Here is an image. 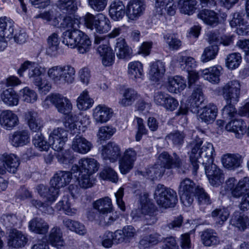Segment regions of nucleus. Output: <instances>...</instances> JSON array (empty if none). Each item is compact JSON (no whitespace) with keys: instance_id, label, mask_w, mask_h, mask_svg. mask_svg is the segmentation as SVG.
Masks as SVG:
<instances>
[{"instance_id":"4be33fe9","label":"nucleus","mask_w":249,"mask_h":249,"mask_svg":"<svg viewBox=\"0 0 249 249\" xmlns=\"http://www.w3.org/2000/svg\"><path fill=\"white\" fill-rule=\"evenodd\" d=\"M217 112L216 106L213 103H210L201 108L198 119L207 124H211L215 120Z\"/></svg>"},{"instance_id":"8fccbe9b","label":"nucleus","mask_w":249,"mask_h":249,"mask_svg":"<svg viewBox=\"0 0 249 249\" xmlns=\"http://www.w3.org/2000/svg\"><path fill=\"white\" fill-rule=\"evenodd\" d=\"M63 223L66 228L79 235H84L87 233L85 226L78 221L66 218L63 220Z\"/></svg>"},{"instance_id":"9b49d317","label":"nucleus","mask_w":249,"mask_h":249,"mask_svg":"<svg viewBox=\"0 0 249 249\" xmlns=\"http://www.w3.org/2000/svg\"><path fill=\"white\" fill-rule=\"evenodd\" d=\"M67 132L62 128L54 129L50 133L49 143L52 148L56 151L62 150L68 140Z\"/></svg>"},{"instance_id":"473e14b6","label":"nucleus","mask_w":249,"mask_h":249,"mask_svg":"<svg viewBox=\"0 0 249 249\" xmlns=\"http://www.w3.org/2000/svg\"><path fill=\"white\" fill-rule=\"evenodd\" d=\"M122 98L119 101L120 105L128 107L140 98V95L136 90L132 88H126L122 91Z\"/></svg>"},{"instance_id":"ddd939ff","label":"nucleus","mask_w":249,"mask_h":249,"mask_svg":"<svg viewBox=\"0 0 249 249\" xmlns=\"http://www.w3.org/2000/svg\"><path fill=\"white\" fill-rule=\"evenodd\" d=\"M142 213L146 216L145 219L148 220V224H152L156 222V218L154 215L155 211L154 205L148 198V195L144 194L140 196V205Z\"/></svg>"},{"instance_id":"4468645a","label":"nucleus","mask_w":249,"mask_h":249,"mask_svg":"<svg viewBox=\"0 0 249 249\" xmlns=\"http://www.w3.org/2000/svg\"><path fill=\"white\" fill-rule=\"evenodd\" d=\"M205 174L209 182L213 186H217L222 183L224 180V174L213 162L204 165Z\"/></svg>"},{"instance_id":"423d86ee","label":"nucleus","mask_w":249,"mask_h":249,"mask_svg":"<svg viewBox=\"0 0 249 249\" xmlns=\"http://www.w3.org/2000/svg\"><path fill=\"white\" fill-rule=\"evenodd\" d=\"M157 162L162 167H164L165 170L175 168L179 171L184 172L186 169L185 161L176 153H174L172 156L168 152L164 151L159 155Z\"/></svg>"},{"instance_id":"a211bd4d","label":"nucleus","mask_w":249,"mask_h":249,"mask_svg":"<svg viewBox=\"0 0 249 249\" xmlns=\"http://www.w3.org/2000/svg\"><path fill=\"white\" fill-rule=\"evenodd\" d=\"M150 67L149 79L155 83L161 81L166 71L165 63L160 60L156 61L151 63Z\"/></svg>"},{"instance_id":"f8f14e48","label":"nucleus","mask_w":249,"mask_h":249,"mask_svg":"<svg viewBox=\"0 0 249 249\" xmlns=\"http://www.w3.org/2000/svg\"><path fill=\"white\" fill-rule=\"evenodd\" d=\"M79 165H73L71 171L73 174L78 171H82L86 173L93 175L99 169L100 164L93 158H82L79 161Z\"/></svg>"},{"instance_id":"5701e85b","label":"nucleus","mask_w":249,"mask_h":249,"mask_svg":"<svg viewBox=\"0 0 249 249\" xmlns=\"http://www.w3.org/2000/svg\"><path fill=\"white\" fill-rule=\"evenodd\" d=\"M221 160L224 168L229 170H234L239 167L243 160L240 155L231 153L223 155Z\"/></svg>"},{"instance_id":"680f3d73","label":"nucleus","mask_w":249,"mask_h":249,"mask_svg":"<svg viewBox=\"0 0 249 249\" xmlns=\"http://www.w3.org/2000/svg\"><path fill=\"white\" fill-rule=\"evenodd\" d=\"M35 146L41 151H47L49 149L50 144L45 140L41 134H36L33 139Z\"/></svg>"},{"instance_id":"a18cd8bd","label":"nucleus","mask_w":249,"mask_h":249,"mask_svg":"<svg viewBox=\"0 0 249 249\" xmlns=\"http://www.w3.org/2000/svg\"><path fill=\"white\" fill-rule=\"evenodd\" d=\"M204 95L201 86L196 88L188 99L190 108H197L203 102Z\"/></svg>"},{"instance_id":"ea45409f","label":"nucleus","mask_w":249,"mask_h":249,"mask_svg":"<svg viewBox=\"0 0 249 249\" xmlns=\"http://www.w3.org/2000/svg\"><path fill=\"white\" fill-rule=\"evenodd\" d=\"M60 39L56 33L52 34L47 39L46 52L51 56H55L58 54Z\"/></svg>"},{"instance_id":"412c9836","label":"nucleus","mask_w":249,"mask_h":249,"mask_svg":"<svg viewBox=\"0 0 249 249\" xmlns=\"http://www.w3.org/2000/svg\"><path fill=\"white\" fill-rule=\"evenodd\" d=\"M101 154L104 160H108L111 162L116 161L120 156L119 146L113 142H109L103 146Z\"/></svg>"},{"instance_id":"1a4fd4ad","label":"nucleus","mask_w":249,"mask_h":249,"mask_svg":"<svg viewBox=\"0 0 249 249\" xmlns=\"http://www.w3.org/2000/svg\"><path fill=\"white\" fill-rule=\"evenodd\" d=\"M49 102L54 106L59 113L65 115L71 113L72 109V105L70 100L59 93L47 96L44 103L48 104Z\"/></svg>"},{"instance_id":"69168bd1","label":"nucleus","mask_w":249,"mask_h":249,"mask_svg":"<svg viewBox=\"0 0 249 249\" xmlns=\"http://www.w3.org/2000/svg\"><path fill=\"white\" fill-rule=\"evenodd\" d=\"M177 61L179 63L181 66L185 65V67L189 71V69L195 68L196 66V63L195 59L190 56H183L181 54H178L177 58Z\"/></svg>"},{"instance_id":"9d476101","label":"nucleus","mask_w":249,"mask_h":249,"mask_svg":"<svg viewBox=\"0 0 249 249\" xmlns=\"http://www.w3.org/2000/svg\"><path fill=\"white\" fill-rule=\"evenodd\" d=\"M146 4L143 0H130L126 5L125 15L128 21L138 20L144 13Z\"/></svg>"},{"instance_id":"603ef678","label":"nucleus","mask_w":249,"mask_h":249,"mask_svg":"<svg viewBox=\"0 0 249 249\" xmlns=\"http://www.w3.org/2000/svg\"><path fill=\"white\" fill-rule=\"evenodd\" d=\"M119 218V213L117 212H114L113 210L110 212L105 213L99 215V220L100 224L108 226L113 224Z\"/></svg>"},{"instance_id":"052dcab7","label":"nucleus","mask_w":249,"mask_h":249,"mask_svg":"<svg viewBox=\"0 0 249 249\" xmlns=\"http://www.w3.org/2000/svg\"><path fill=\"white\" fill-rule=\"evenodd\" d=\"M185 135L183 132L178 130L174 131L166 136V140L171 141L175 145H180L183 144Z\"/></svg>"},{"instance_id":"4c0bfd02","label":"nucleus","mask_w":249,"mask_h":249,"mask_svg":"<svg viewBox=\"0 0 249 249\" xmlns=\"http://www.w3.org/2000/svg\"><path fill=\"white\" fill-rule=\"evenodd\" d=\"M62 236L63 233L61 229L58 227H53L50 231L48 241L53 246L59 249L65 245Z\"/></svg>"},{"instance_id":"e2e57ef3","label":"nucleus","mask_w":249,"mask_h":249,"mask_svg":"<svg viewBox=\"0 0 249 249\" xmlns=\"http://www.w3.org/2000/svg\"><path fill=\"white\" fill-rule=\"evenodd\" d=\"M165 42L168 45V48L171 50H177L181 45V41L173 35L167 34L163 36Z\"/></svg>"},{"instance_id":"2eb2a0df","label":"nucleus","mask_w":249,"mask_h":249,"mask_svg":"<svg viewBox=\"0 0 249 249\" xmlns=\"http://www.w3.org/2000/svg\"><path fill=\"white\" fill-rule=\"evenodd\" d=\"M70 171H58L54 174L50 180V185L53 187L57 194L59 195V189L68 185L71 179L72 174Z\"/></svg>"},{"instance_id":"cd10ccee","label":"nucleus","mask_w":249,"mask_h":249,"mask_svg":"<svg viewBox=\"0 0 249 249\" xmlns=\"http://www.w3.org/2000/svg\"><path fill=\"white\" fill-rule=\"evenodd\" d=\"M222 68L220 66H213L199 71L200 74L206 80L213 84L218 83Z\"/></svg>"},{"instance_id":"c756f323","label":"nucleus","mask_w":249,"mask_h":249,"mask_svg":"<svg viewBox=\"0 0 249 249\" xmlns=\"http://www.w3.org/2000/svg\"><path fill=\"white\" fill-rule=\"evenodd\" d=\"M115 51L119 59H130L132 56V49L127 44L125 40L122 37L116 39Z\"/></svg>"},{"instance_id":"f704fd0d","label":"nucleus","mask_w":249,"mask_h":249,"mask_svg":"<svg viewBox=\"0 0 249 249\" xmlns=\"http://www.w3.org/2000/svg\"><path fill=\"white\" fill-rule=\"evenodd\" d=\"M143 65L140 62L135 61L128 63L127 75L129 79L137 81L141 79L143 75Z\"/></svg>"},{"instance_id":"c85d7f7f","label":"nucleus","mask_w":249,"mask_h":249,"mask_svg":"<svg viewBox=\"0 0 249 249\" xmlns=\"http://www.w3.org/2000/svg\"><path fill=\"white\" fill-rule=\"evenodd\" d=\"M29 230L33 232L39 234H46L49 229L48 223L40 217H35L28 223Z\"/></svg>"},{"instance_id":"e433bc0d","label":"nucleus","mask_w":249,"mask_h":249,"mask_svg":"<svg viewBox=\"0 0 249 249\" xmlns=\"http://www.w3.org/2000/svg\"><path fill=\"white\" fill-rule=\"evenodd\" d=\"M111 28L110 21L107 16L102 14H99L97 15L94 29L97 33H106L110 30Z\"/></svg>"},{"instance_id":"338daca9","label":"nucleus","mask_w":249,"mask_h":249,"mask_svg":"<svg viewBox=\"0 0 249 249\" xmlns=\"http://www.w3.org/2000/svg\"><path fill=\"white\" fill-rule=\"evenodd\" d=\"M115 129L109 126L101 127L98 132L97 136L100 141L109 139L115 132Z\"/></svg>"},{"instance_id":"f3484780","label":"nucleus","mask_w":249,"mask_h":249,"mask_svg":"<svg viewBox=\"0 0 249 249\" xmlns=\"http://www.w3.org/2000/svg\"><path fill=\"white\" fill-rule=\"evenodd\" d=\"M113 115L112 109L105 105H99L93 110V118L96 124H103L110 119Z\"/></svg>"},{"instance_id":"39448f33","label":"nucleus","mask_w":249,"mask_h":249,"mask_svg":"<svg viewBox=\"0 0 249 249\" xmlns=\"http://www.w3.org/2000/svg\"><path fill=\"white\" fill-rule=\"evenodd\" d=\"M154 199L159 206L165 208L174 207L178 202L176 192L160 184L156 188Z\"/></svg>"},{"instance_id":"7c9ffc66","label":"nucleus","mask_w":249,"mask_h":249,"mask_svg":"<svg viewBox=\"0 0 249 249\" xmlns=\"http://www.w3.org/2000/svg\"><path fill=\"white\" fill-rule=\"evenodd\" d=\"M14 22L9 18L3 17L0 18V37L10 38L14 31Z\"/></svg>"},{"instance_id":"864d4df0","label":"nucleus","mask_w":249,"mask_h":249,"mask_svg":"<svg viewBox=\"0 0 249 249\" xmlns=\"http://www.w3.org/2000/svg\"><path fill=\"white\" fill-rule=\"evenodd\" d=\"M219 51L217 45H211L204 49L201 56V61L203 63H206L215 58Z\"/></svg>"},{"instance_id":"dca6fc26","label":"nucleus","mask_w":249,"mask_h":249,"mask_svg":"<svg viewBox=\"0 0 249 249\" xmlns=\"http://www.w3.org/2000/svg\"><path fill=\"white\" fill-rule=\"evenodd\" d=\"M18 124V117L13 111L3 110L0 113V125L3 128L10 130Z\"/></svg>"},{"instance_id":"79ce46f5","label":"nucleus","mask_w":249,"mask_h":249,"mask_svg":"<svg viewBox=\"0 0 249 249\" xmlns=\"http://www.w3.org/2000/svg\"><path fill=\"white\" fill-rule=\"evenodd\" d=\"M0 97L3 103L8 106H16L18 104V95L12 89H8L3 90Z\"/></svg>"},{"instance_id":"774afa93","label":"nucleus","mask_w":249,"mask_h":249,"mask_svg":"<svg viewBox=\"0 0 249 249\" xmlns=\"http://www.w3.org/2000/svg\"><path fill=\"white\" fill-rule=\"evenodd\" d=\"M165 170L157 162L153 166L148 168L146 173L152 179L160 178L164 174Z\"/></svg>"},{"instance_id":"bb28decb","label":"nucleus","mask_w":249,"mask_h":249,"mask_svg":"<svg viewBox=\"0 0 249 249\" xmlns=\"http://www.w3.org/2000/svg\"><path fill=\"white\" fill-rule=\"evenodd\" d=\"M247 125L241 119L232 120L225 126V129L234 134L236 138H241L246 132Z\"/></svg>"},{"instance_id":"f257e3e1","label":"nucleus","mask_w":249,"mask_h":249,"mask_svg":"<svg viewBox=\"0 0 249 249\" xmlns=\"http://www.w3.org/2000/svg\"><path fill=\"white\" fill-rule=\"evenodd\" d=\"M241 88L240 81L233 79L228 81L222 86L216 89L215 92L218 95L222 96L226 103L222 109V115L224 119H231L237 114L235 105L239 101Z\"/></svg>"},{"instance_id":"0e129e2a","label":"nucleus","mask_w":249,"mask_h":249,"mask_svg":"<svg viewBox=\"0 0 249 249\" xmlns=\"http://www.w3.org/2000/svg\"><path fill=\"white\" fill-rule=\"evenodd\" d=\"M57 6L60 9L68 12L75 11L77 9V2L75 0H59Z\"/></svg>"},{"instance_id":"6e6552de","label":"nucleus","mask_w":249,"mask_h":249,"mask_svg":"<svg viewBox=\"0 0 249 249\" xmlns=\"http://www.w3.org/2000/svg\"><path fill=\"white\" fill-rule=\"evenodd\" d=\"M27 70L28 78L33 83L34 82L36 83L46 71L45 68L38 64L26 60L21 64L18 70V73L19 76L22 77L23 76V73Z\"/></svg>"},{"instance_id":"58836bf2","label":"nucleus","mask_w":249,"mask_h":249,"mask_svg":"<svg viewBox=\"0 0 249 249\" xmlns=\"http://www.w3.org/2000/svg\"><path fill=\"white\" fill-rule=\"evenodd\" d=\"M197 17L202 20L205 24L212 26H215L219 23L217 14L212 10H202L198 14Z\"/></svg>"},{"instance_id":"6e6d98bb","label":"nucleus","mask_w":249,"mask_h":249,"mask_svg":"<svg viewBox=\"0 0 249 249\" xmlns=\"http://www.w3.org/2000/svg\"><path fill=\"white\" fill-rule=\"evenodd\" d=\"M242 61V56L239 53H233L227 55L226 58V66L231 70L237 68Z\"/></svg>"},{"instance_id":"0eeeda50","label":"nucleus","mask_w":249,"mask_h":249,"mask_svg":"<svg viewBox=\"0 0 249 249\" xmlns=\"http://www.w3.org/2000/svg\"><path fill=\"white\" fill-rule=\"evenodd\" d=\"M196 188L195 183L189 178H186L180 181L178 193L180 200L184 206L189 207L193 203Z\"/></svg>"},{"instance_id":"7ed1b4c3","label":"nucleus","mask_w":249,"mask_h":249,"mask_svg":"<svg viewBox=\"0 0 249 249\" xmlns=\"http://www.w3.org/2000/svg\"><path fill=\"white\" fill-rule=\"evenodd\" d=\"M47 73L54 83L63 86L73 82L75 70L71 65H57L49 68Z\"/></svg>"},{"instance_id":"20e7f679","label":"nucleus","mask_w":249,"mask_h":249,"mask_svg":"<svg viewBox=\"0 0 249 249\" xmlns=\"http://www.w3.org/2000/svg\"><path fill=\"white\" fill-rule=\"evenodd\" d=\"M63 43L71 48L77 47L80 53L89 52L91 47V41L89 37L80 30H76L71 33L67 32Z\"/></svg>"},{"instance_id":"bf43d9fd","label":"nucleus","mask_w":249,"mask_h":249,"mask_svg":"<svg viewBox=\"0 0 249 249\" xmlns=\"http://www.w3.org/2000/svg\"><path fill=\"white\" fill-rule=\"evenodd\" d=\"M229 216V213L226 209H216L212 213V216L215 222L220 225L223 224Z\"/></svg>"},{"instance_id":"09e8293b","label":"nucleus","mask_w":249,"mask_h":249,"mask_svg":"<svg viewBox=\"0 0 249 249\" xmlns=\"http://www.w3.org/2000/svg\"><path fill=\"white\" fill-rule=\"evenodd\" d=\"M249 190V178L245 177L240 180L234 188L231 190L233 197L239 198L243 196L245 192Z\"/></svg>"},{"instance_id":"aec40b11","label":"nucleus","mask_w":249,"mask_h":249,"mask_svg":"<svg viewBox=\"0 0 249 249\" xmlns=\"http://www.w3.org/2000/svg\"><path fill=\"white\" fill-rule=\"evenodd\" d=\"M9 139L10 143L14 147L23 146L30 142V134L26 130H18L11 134Z\"/></svg>"},{"instance_id":"a878e982","label":"nucleus","mask_w":249,"mask_h":249,"mask_svg":"<svg viewBox=\"0 0 249 249\" xmlns=\"http://www.w3.org/2000/svg\"><path fill=\"white\" fill-rule=\"evenodd\" d=\"M202 244L205 247L215 246L220 243V239L214 230L207 229L199 233Z\"/></svg>"},{"instance_id":"a19ab883","label":"nucleus","mask_w":249,"mask_h":249,"mask_svg":"<svg viewBox=\"0 0 249 249\" xmlns=\"http://www.w3.org/2000/svg\"><path fill=\"white\" fill-rule=\"evenodd\" d=\"M93 207L98 212L99 215L110 212L113 209L111 199L108 196L97 199L93 202Z\"/></svg>"},{"instance_id":"72a5a7b5","label":"nucleus","mask_w":249,"mask_h":249,"mask_svg":"<svg viewBox=\"0 0 249 249\" xmlns=\"http://www.w3.org/2000/svg\"><path fill=\"white\" fill-rule=\"evenodd\" d=\"M25 119L30 129L34 132H37L43 126L41 120L39 118L37 112L30 110L25 114Z\"/></svg>"},{"instance_id":"c9c22d12","label":"nucleus","mask_w":249,"mask_h":249,"mask_svg":"<svg viewBox=\"0 0 249 249\" xmlns=\"http://www.w3.org/2000/svg\"><path fill=\"white\" fill-rule=\"evenodd\" d=\"M186 81L182 77H170L168 79V90L171 93H177L183 90L186 87Z\"/></svg>"},{"instance_id":"2f4dec72","label":"nucleus","mask_w":249,"mask_h":249,"mask_svg":"<svg viewBox=\"0 0 249 249\" xmlns=\"http://www.w3.org/2000/svg\"><path fill=\"white\" fill-rule=\"evenodd\" d=\"M126 6L122 1L118 0L112 2L109 6V14L115 21L122 19L125 14Z\"/></svg>"},{"instance_id":"13d9d810","label":"nucleus","mask_w":249,"mask_h":249,"mask_svg":"<svg viewBox=\"0 0 249 249\" xmlns=\"http://www.w3.org/2000/svg\"><path fill=\"white\" fill-rule=\"evenodd\" d=\"M20 94L22 100L28 103H35L38 98L36 92L27 87L21 89Z\"/></svg>"},{"instance_id":"de8ad7c7","label":"nucleus","mask_w":249,"mask_h":249,"mask_svg":"<svg viewBox=\"0 0 249 249\" xmlns=\"http://www.w3.org/2000/svg\"><path fill=\"white\" fill-rule=\"evenodd\" d=\"M196 0H178V7L181 13L191 15L196 11Z\"/></svg>"},{"instance_id":"393cba45","label":"nucleus","mask_w":249,"mask_h":249,"mask_svg":"<svg viewBox=\"0 0 249 249\" xmlns=\"http://www.w3.org/2000/svg\"><path fill=\"white\" fill-rule=\"evenodd\" d=\"M0 160L6 170L12 173H15L20 164L19 158L14 154H4L0 158Z\"/></svg>"},{"instance_id":"49530a36","label":"nucleus","mask_w":249,"mask_h":249,"mask_svg":"<svg viewBox=\"0 0 249 249\" xmlns=\"http://www.w3.org/2000/svg\"><path fill=\"white\" fill-rule=\"evenodd\" d=\"M36 189L41 197L45 198L49 201H54L58 196L57 192L52 185L48 188L43 184H40L37 186Z\"/></svg>"},{"instance_id":"37998d69","label":"nucleus","mask_w":249,"mask_h":249,"mask_svg":"<svg viewBox=\"0 0 249 249\" xmlns=\"http://www.w3.org/2000/svg\"><path fill=\"white\" fill-rule=\"evenodd\" d=\"M80 21L73 17L68 16L64 18L61 23L60 27L67 30L63 33V39L65 37L67 32L71 33L76 30H79Z\"/></svg>"},{"instance_id":"c03bdc74","label":"nucleus","mask_w":249,"mask_h":249,"mask_svg":"<svg viewBox=\"0 0 249 249\" xmlns=\"http://www.w3.org/2000/svg\"><path fill=\"white\" fill-rule=\"evenodd\" d=\"M77 107L80 110H86L90 108L93 103V100L89 97L87 90L83 91L77 99Z\"/></svg>"},{"instance_id":"4d7b16f0","label":"nucleus","mask_w":249,"mask_h":249,"mask_svg":"<svg viewBox=\"0 0 249 249\" xmlns=\"http://www.w3.org/2000/svg\"><path fill=\"white\" fill-rule=\"evenodd\" d=\"M161 240L160 235L157 233H153L144 236L140 241V245L143 248H147L156 245Z\"/></svg>"},{"instance_id":"f03ea898","label":"nucleus","mask_w":249,"mask_h":249,"mask_svg":"<svg viewBox=\"0 0 249 249\" xmlns=\"http://www.w3.org/2000/svg\"><path fill=\"white\" fill-rule=\"evenodd\" d=\"M202 141L198 138L192 143V147L190 153V160L193 167V174H196L199 167L198 159H202V164L205 165L213 162V154L214 151L212 144L206 143L203 145Z\"/></svg>"},{"instance_id":"3c124183","label":"nucleus","mask_w":249,"mask_h":249,"mask_svg":"<svg viewBox=\"0 0 249 249\" xmlns=\"http://www.w3.org/2000/svg\"><path fill=\"white\" fill-rule=\"evenodd\" d=\"M78 172L79 173L77 180L80 187L86 189L92 187L95 181L93 175L82 171Z\"/></svg>"},{"instance_id":"b1692460","label":"nucleus","mask_w":249,"mask_h":249,"mask_svg":"<svg viewBox=\"0 0 249 249\" xmlns=\"http://www.w3.org/2000/svg\"><path fill=\"white\" fill-rule=\"evenodd\" d=\"M27 236L21 231L16 229L10 231L8 236V244L13 248L24 247L27 243Z\"/></svg>"},{"instance_id":"6ab92c4d","label":"nucleus","mask_w":249,"mask_h":249,"mask_svg":"<svg viewBox=\"0 0 249 249\" xmlns=\"http://www.w3.org/2000/svg\"><path fill=\"white\" fill-rule=\"evenodd\" d=\"M71 147L75 152L85 154L91 150L92 144L83 136L77 135L72 140Z\"/></svg>"},{"instance_id":"5fc2aeb1","label":"nucleus","mask_w":249,"mask_h":249,"mask_svg":"<svg viewBox=\"0 0 249 249\" xmlns=\"http://www.w3.org/2000/svg\"><path fill=\"white\" fill-rule=\"evenodd\" d=\"M231 224L240 231L249 228V217L245 215H234L231 220Z\"/></svg>"}]
</instances>
